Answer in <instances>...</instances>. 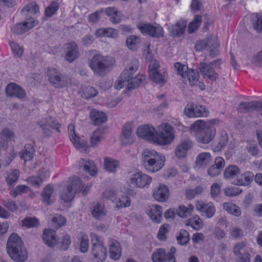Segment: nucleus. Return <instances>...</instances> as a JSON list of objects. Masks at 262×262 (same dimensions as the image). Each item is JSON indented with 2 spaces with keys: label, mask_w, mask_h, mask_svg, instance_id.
Returning <instances> with one entry per match:
<instances>
[{
  "label": "nucleus",
  "mask_w": 262,
  "mask_h": 262,
  "mask_svg": "<svg viewBox=\"0 0 262 262\" xmlns=\"http://www.w3.org/2000/svg\"><path fill=\"white\" fill-rule=\"evenodd\" d=\"M139 67V62L137 59H133L128 68H126L122 72L115 84L116 89L120 90L126 87L128 90L135 89L145 80V77L142 75H136Z\"/></svg>",
  "instance_id": "f257e3e1"
},
{
  "label": "nucleus",
  "mask_w": 262,
  "mask_h": 262,
  "mask_svg": "<svg viewBox=\"0 0 262 262\" xmlns=\"http://www.w3.org/2000/svg\"><path fill=\"white\" fill-rule=\"evenodd\" d=\"M217 119L205 121L198 120L192 124L190 129L195 135L197 141L203 144H208L214 138L216 134L215 125L218 124Z\"/></svg>",
  "instance_id": "f03ea898"
},
{
  "label": "nucleus",
  "mask_w": 262,
  "mask_h": 262,
  "mask_svg": "<svg viewBox=\"0 0 262 262\" xmlns=\"http://www.w3.org/2000/svg\"><path fill=\"white\" fill-rule=\"evenodd\" d=\"M7 252L16 262H24L28 258V252L21 239L15 233H12L7 244Z\"/></svg>",
  "instance_id": "7ed1b4c3"
},
{
  "label": "nucleus",
  "mask_w": 262,
  "mask_h": 262,
  "mask_svg": "<svg viewBox=\"0 0 262 262\" xmlns=\"http://www.w3.org/2000/svg\"><path fill=\"white\" fill-rule=\"evenodd\" d=\"M165 158L154 150L145 149L142 153L143 165L148 171L154 172L160 170L164 165Z\"/></svg>",
  "instance_id": "20e7f679"
},
{
  "label": "nucleus",
  "mask_w": 262,
  "mask_h": 262,
  "mask_svg": "<svg viewBox=\"0 0 262 262\" xmlns=\"http://www.w3.org/2000/svg\"><path fill=\"white\" fill-rule=\"evenodd\" d=\"M89 65L95 75L103 76L110 71L113 62L110 57L98 54L91 58Z\"/></svg>",
  "instance_id": "39448f33"
},
{
  "label": "nucleus",
  "mask_w": 262,
  "mask_h": 262,
  "mask_svg": "<svg viewBox=\"0 0 262 262\" xmlns=\"http://www.w3.org/2000/svg\"><path fill=\"white\" fill-rule=\"evenodd\" d=\"M222 63L221 59H217L208 63L202 61L199 65L200 72L204 78L214 81L219 77V74L215 71V69H221Z\"/></svg>",
  "instance_id": "423d86ee"
},
{
  "label": "nucleus",
  "mask_w": 262,
  "mask_h": 262,
  "mask_svg": "<svg viewBox=\"0 0 262 262\" xmlns=\"http://www.w3.org/2000/svg\"><path fill=\"white\" fill-rule=\"evenodd\" d=\"M50 82L55 88H62L70 85L71 79L66 75L60 74L56 69H50L48 71Z\"/></svg>",
  "instance_id": "0eeeda50"
},
{
  "label": "nucleus",
  "mask_w": 262,
  "mask_h": 262,
  "mask_svg": "<svg viewBox=\"0 0 262 262\" xmlns=\"http://www.w3.org/2000/svg\"><path fill=\"white\" fill-rule=\"evenodd\" d=\"M151 180L152 178L150 176L141 171L136 172L131 174L129 178L130 183L134 187L140 188L148 187Z\"/></svg>",
  "instance_id": "6e6552de"
},
{
  "label": "nucleus",
  "mask_w": 262,
  "mask_h": 262,
  "mask_svg": "<svg viewBox=\"0 0 262 262\" xmlns=\"http://www.w3.org/2000/svg\"><path fill=\"white\" fill-rule=\"evenodd\" d=\"M137 27L142 34L154 37L159 38L163 34L162 28L158 24L152 25L150 23H140Z\"/></svg>",
  "instance_id": "1a4fd4ad"
},
{
  "label": "nucleus",
  "mask_w": 262,
  "mask_h": 262,
  "mask_svg": "<svg viewBox=\"0 0 262 262\" xmlns=\"http://www.w3.org/2000/svg\"><path fill=\"white\" fill-rule=\"evenodd\" d=\"M174 138L172 127L165 123L162 126V130L158 135L156 134V142L161 145H166L170 143Z\"/></svg>",
  "instance_id": "9d476101"
},
{
  "label": "nucleus",
  "mask_w": 262,
  "mask_h": 262,
  "mask_svg": "<svg viewBox=\"0 0 262 262\" xmlns=\"http://www.w3.org/2000/svg\"><path fill=\"white\" fill-rule=\"evenodd\" d=\"M38 124L42 130V133L46 136L51 134L52 131L50 128L60 132L59 129L61 125L56 121L55 119L51 117L43 118L38 122Z\"/></svg>",
  "instance_id": "9b49d317"
},
{
  "label": "nucleus",
  "mask_w": 262,
  "mask_h": 262,
  "mask_svg": "<svg viewBox=\"0 0 262 262\" xmlns=\"http://www.w3.org/2000/svg\"><path fill=\"white\" fill-rule=\"evenodd\" d=\"M184 114L189 117H200L207 116L209 112L204 106L189 103L184 109Z\"/></svg>",
  "instance_id": "f8f14e48"
},
{
  "label": "nucleus",
  "mask_w": 262,
  "mask_h": 262,
  "mask_svg": "<svg viewBox=\"0 0 262 262\" xmlns=\"http://www.w3.org/2000/svg\"><path fill=\"white\" fill-rule=\"evenodd\" d=\"M74 193L81 192L84 195H86L91 187L90 184L83 185L81 180L78 177L74 176L69 179L67 185Z\"/></svg>",
  "instance_id": "ddd939ff"
},
{
  "label": "nucleus",
  "mask_w": 262,
  "mask_h": 262,
  "mask_svg": "<svg viewBox=\"0 0 262 262\" xmlns=\"http://www.w3.org/2000/svg\"><path fill=\"white\" fill-rule=\"evenodd\" d=\"M135 137L133 134V124L127 122L123 126L120 141L124 145L133 144Z\"/></svg>",
  "instance_id": "4468645a"
},
{
  "label": "nucleus",
  "mask_w": 262,
  "mask_h": 262,
  "mask_svg": "<svg viewBox=\"0 0 262 262\" xmlns=\"http://www.w3.org/2000/svg\"><path fill=\"white\" fill-rule=\"evenodd\" d=\"M137 134L140 138L156 142V133L151 126L144 125L139 126L137 131Z\"/></svg>",
  "instance_id": "2eb2a0df"
},
{
  "label": "nucleus",
  "mask_w": 262,
  "mask_h": 262,
  "mask_svg": "<svg viewBox=\"0 0 262 262\" xmlns=\"http://www.w3.org/2000/svg\"><path fill=\"white\" fill-rule=\"evenodd\" d=\"M7 97H16L19 99H24L26 96L25 91L15 83L8 84L5 90Z\"/></svg>",
  "instance_id": "dca6fc26"
},
{
  "label": "nucleus",
  "mask_w": 262,
  "mask_h": 262,
  "mask_svg": "<svg viewBox=\"0 0 262 262\" xmlns=\"http://www.w3.org/2000/svg\"><path fill=\"white\" fill-rule=\"evenodd\" d=\"M68 133L70 140L73 143L75 147L79 150H85L87 147V142L77 137L75 134V127L72 124H70L68 126Z\"/></svg>",
  "instance_id": "f3484780"
},
{
  "label": "nucleus",
  "mask_w": 262,
  "mask_h": 262,
  "mask_svg": "<svg viewBox=\"0 0 262 262\" xmlns=\"http://www.w3.org/2000/svg\"><path fill=\"white\" fill-rule=\"evenodd\" d=\"M238 110L245 113L255 111L262 115V101L243 102L239 104Z\"/></svg>",
  "instance_id": "a211bd4d"
},
{
  "label": "nucleus",
  "mask_w": 262,
  "mask_h": 262,
  "mask_svg": "<svg viewBox=\"0 0 262 262\" xmlns=\"http://www.w3.org/2000/svg\"><path fill=\"white\" fill-rule=\"evenodd\" d=\"M153 262H176L175 256L167 254L164 249L159 248L154 251L151 255Z\"/></svg>",
  "instance_id": "6ab92c4d"
},
{
  "label": "nucleus",
  "mask_w": 262,
  "mask_h": 262,
  "mask_svg": "<svg viewBox=\"0 0 262 262\" xmlns=\"http://www.w3.org/2000/svg\"><path fill=\"white\" fill-rule=\"evenodd\" d=\"M195 207L203 215H205L208 219L212 217L215 212V207L211 202L205 203L203 201H198L195 204Z\"/></svg>",
  "instance_id": "aec40b11"
},
{
  "label": "nucleus",
  "mask_w": 262,
  "mask_h": 262,
  "mask_svg": "<svg viewBox=\"0 0 262 262\" xmlns=\"http://www.w3.org/2000/svg\"><path fill=\"white\" fill-rule=\"evenodd\" d=\"M79 55L78 48L75 42H71L66 45L64 59L66 61L72 62L76 59Z\"/></svg>",
  "instance_id": "412c9836"
},
{
  "label": "nucleus",
  "mask_w": 262,
  "mask_h": 262,
  "mask_svg": "<svg viewBox=\"0 0 262 262\" xmlns=\"http://www.w3.org/2000/svg\"><path fill=\"white\" fill-rule=\"evenodd\" d=\"M169 195L168 188L163 184H160L152 193V196L155 200L160 202H165L168 199Z\"/></svg>",
  "instance_id": "4be33fe9"
},
{
  "label": "nucleus",
  "mask_w": 262,
  "mask_h": 262,
  "mask_svg": "<svg viewBox=\"0 0 262 262\" xmlns=\"http://www.w3.org/2000/svg\"><path fill=\"white\" fill-rule=\"evenodd\" d=\"M38 24L36 20H30L19 23L12 28V32L16 34H21L29 31Z\"/></svg>",
  "instance_id": "5701e85b"
},
{
  "label": "nucleus",
  "mask_w": 262,
  "mask_h": 262,
  "mask_svg": "<svg viewBox=\"0 0 262 262\" xmlns=\"http://www.w3.org/2000/svg\"><path fill=\"white\" fill-rule=\"evenodd\" d=\"M107 250L103 244L92 248V255L95 262H102L106 258Z\"/></svg>",
  "instance_id": "b1692460"
},
{
  "label": "nucleus",
  "mask_w": 262,
  "mask_h": 262,
  "mask_svg": "<svg viewBox=\"0 0 262 262\" xmlns=\"http://www.w3.org/2000/svg\"><path fill=\"white\" fill-rule=\"evenodd\" d=\"M100 12H104L110 17V20L113 24H119L121 20V14L115 7H108L101 9Z\"/></svg>",
  "instance_id": "393cba45"
},
{
  "label": "nucleus",
  "mask_w": 262,
  "mask_h": 262,
  "mask_svg": "<svg viewBox=\"0 0 262 262\" xmlns=\"http://www.w3.org/2000/svg\"><path fill=\"white\" fill-rule=\"evenodd\" d=\"M43 241L46 245L53 247L57 244L56 234L54 230L50 229L44 230L42 234Z\"/></svg>",
  "instance_id": "a878e982"
},
{
  "label": "nucleus",
  "mask_w": 262,
  "mask_h": 262,
  "mask_svg": "<svg viewBox=\"0 0 262 262\" xmlns=\"http://www.w3.org/2000/svg\"><path fill=\"white\" fill-rule=\"evenodd\" d=\"M192 146V143L189 140H185L181 143L179 144L175 151L176 156L178 158H184L187 154L188 150Z\"/></svg>",
  "instance_id": "bb28decb"
},
{
  "label": "nucleus",
  "mask_w": 262,
  "mask_h": 262,
  "mask_svg": "<svg viewBox=\"0 0 262 262\" xmlns=\"http://www.w3.org/2000/svg\"><path fill=\"white\" fill-rule=\"evenodd\" d=\"M187 21L184 20H180L175 25H172L169 30L173 36H178L184 33L186 29Z\"/></svg>",
  "instance_id": "cd10ccee"
},
{
  "label": "nucleus",
  "mask_w": 262,
  "mask_h": 262,
  "mask_svg": "<svg viewBox=\"0 0 262 262\" xmlns=\"http://www.w3.org/2000/svg\"><path fill=\"white\" fill-rule=\"evenodd\" d=\"M254 174L252 172L246 171L237 178L235 184L239 186H247L252 182Z\"/></svg>",
  "instance_id": "c85d7f7f"
},
{
  "label": "nucleus",
  "mask_w": 262,
  "mask_h": 262,
  "mask_svg": "<svg viewBox=\"0 0 262 262\" xmlns=\"http://www.w3.org/2000/svg\"><path fill=\"white\" fill-rule=\"evenodd\" d=\"M90 117L95 125H99L107 120L106 115L96 110H91Z\"/></svg>",
  "instance_id": "c756f323"
},
{
  "label": "nucleus",
  "mask_w": 262,
  "mask_h": 262,
  "mask_svg": "<svg viewBox=\"0 0 262 262\" xmlns=\"http://www.w3.org/2000/svg\"><path fill=\"white\" fill-rule=\"evenodd\" d=\"M121 249L120 244L116 240L110 241V253L111 258L117 260L121 256Z\"/></svg>",
  "instance_id": "7c9ffc66"
},
{
  "label": "nucleus",
  "mask_w": 262,
  "mask_h": 262,
  "mask_svg": "<svg viewBox=\"0 0 262 262\" xmlns=\"http://www.w3.org/2000/svg\"><path fill=\"white\" fill-rule=\"evenodd\" d=\"M167 75L165 71L160 70L157 72H152L149 76L154 82L163 85L167 82Z\"/></svg>",
  "instance_id": "2f4dec72"
},
{
  "label": "nucleus",
  "mask_w": 262,
  "mask_h": 262,
  "mask_svg": "<svg viewBox=\"0 0 262 262\" xmlns=\"http://www.w3.org/2000/svg\"><path fill=\"white\" fill-rule=\"evenodd\" d=\"M162 214V207L158 205L151 206L149 210L148 211V214L151 219L153 222L157 223L160 222Z\"/></svg>",
  "instance_id": "473e14b6"
},
{
  "label": "nucleus",
  "mask_w": 262,
  "mask_h": 262,
  "mask_svg": "<svg viewBox=\"0 0 262 262\" xmlns=\"http://www.w3.org/2000/svg\"><path fill=\"white\" fill-rule=\"evenodd\" d=\"M39 11V7L35 3H31L25 7L21 10L22 14L25 16L27 20H31L30 18Z\"/></svg>",
  "instance_id": "72a5a7b5"
},
{
  "label": "nucleus",
  "mask_w": 262,
  "mask_h": 262,
  "mask_svg": "<svg viewBox=\"0 0 262 262\" xmlns=\"http://www.w3.org/2000/svg\"><path fill=\"white\" fill-rule=\"evenodd\" d=\"M211 157L209 152H202L196 158L195 164L199 168L204 167L211 161Z\"/></svg>",
  "instance_id": "f704fd0d"
},
{
  "label": "nucleus",
  "mask_w": 262,
  "mask_h": 262,
  "mask_svg": "<svg viewBox=\"0 0 262 262\" xmlns=\"http://www.w3.org/2000/svg\"><path fill=\"white\" fill-rule=\"evenodd\" d=\"M252 28L257 33L262 32V15L254 13L250 19Z\"/></svg>",
  "instance_id": "c9c22d12"
},
{
  "label": "nucleus",
  "mask_w": 262,
  "mask_h": 262,
  "mask_svg": "<svg viewBox=\"0 0 262 262\" xmlns=\"http://www.w3.org/2000/svg\"><path fill=\"white\" fill-rule=\"evenodd\" d=\"M79 166L83 167V169L92 176H95L97 172L96 167L92 161H86L84 159H81L79 161Z\"/></svg>",
  "instance_id": "e433bc0d"
},
{
  "label": "nucleus",
  "mask_w": 262,
  "mask_h": 262,
  "mask_svg": "<svg viewBox=\"0 0 262 262\" xmlns=\"http://www.w3.org/2000/svg\"><path fill=\"white\" fill-rule=\"evenodd\" d=\"M241 172L239 168L234 165H230L225 168L224 177L225 179H232L237 176Z\"/></svg>",
  "instance_id": "4c0bfd02"
},
{
  "label": "nucleus",
  "mask_w": 262,
  "mask_h": 262,
  "mask_svg": "<svg viewBox=\"0 0 262 262\" xmlns=\"http://www.w3.org/2000/svg\"><path fill=\"white\" fill-rule=\"evenodd\" d=\"M194 206L192 204H188L187 206L184 205H180L177 210V214L181 217H186L190 216L194 210Z\"/></svg>",
  "instance_id": "58836bf2"
},
{
  "label": "nucleus",
  "mask_w": 262,
  "mask_h": 262,
  "mask_svg": "<svg viewBox=\"0 0 262 262\" xmlns=\"http://www.w3.org/2000/svg\"><path fill=\"white\" fill-rule=\"evenodd\" d=\"M53 192V187L50 185H48L43 188L41 192V196L42 201L45 204L49 205L53 203L50 198Z\"/></svg>",
  "instance_id": "ea45409f"
},
{
  "label": "nucleus",
  "mask_w": 262,
  "mask_h": 262,
  "mask_svg": "<svg viewBox=\"0 0 262 262\" xmlns=\"http://www.w3.org/2000/svg\"><path fill=\"white\" fill-rule=\"evenodd\" d=\"M228 136L227 134L223 131L221 133L219 143L213 147V150L215 152L219 151L224 149L227 145Z\"/></svg>",
  "instance_id": "a19ab883"
},
{
  "label": "nucleus",
  "mask_w": 262,
  "mask_h": 262,
  "mask_svg": "<svg viewBox=\"0 0 262 262\" xmlns=\"http://www.w3.org/2000/svg\"><path fill=\"white\" fill-rule=\"evenodd\" d=\"M34 151V148L31 144H26L25 149L22 151L20 158L25 161H30L33 157Z\"/></svg>",
  "instance_id": "79ce46f5"
},
{
  "label": "nucleus",
  "mask_w": 262,
  "mask_h": 262,
  "mask_svg": "<svg viewBox=\"0 0 262 262\" xmlns=\"http://www.w3.org/2000/svg\"><path fill=\"white\" fill-rule=\"evenodd\" d=\"M185 76H186L191 86L196 84L200 76L198 71L193 69H188Z\"/></svg>",
  "instance_id": "37998d69"
},
{
  "label": "nucleus",
  "mask_w": 262,
  "mask_h": 262,
  "mask_svg": "<svg viewBox=\"0 0 262 262\" xmlns=\"http://www.w3.org/2000/svg\"><path fill=\"white\" fill-rule=\"evenodd\" d=\"M103 130L102 128H99L94 132L90 139L91 144L93 146L100 142L103 137Z\"/></svg>",
  "instance_id": "c03bdc74"
},
{
  "label": "nucleus",
  "mask_w": 262,
  "mask_h": 262,
  "mask_svg": "<svg viewBox=\"0 0 262 262\" xmlns=\"http://www.w3.org/2000/svg\"><path fill=\"white\" fill-rule=\"evenodd\" d=\"M223 208L228 213L232 214L236 216H239L241 214L239 208L234 204L224 203L223 204Z\"/></svg>",
  "instance_id": "a18cd8bd"
},
{
  "label": "nucleus",
  "mask_w": 262,
  "mask_h": 262,
  "mask_svg": "<svg viewBox=\"0 0 262 262\" xmlns=\"http://www.w3.org/2000/svg\"><path fill=\"white\" fill-rule=\"evenodd\" d=\"M176 239L179 244L186 245L189 241V234L186 230L182 229L178 233Z\"/></svg>",
  "instance_id": "49530a36"
},
{
  "label": "nucleus",
  "mask_w": 262,
  "mask_h": 262,
  "mask_svg": "<svg viewBox=\"0 0 262 262\" xmlns=\"http://www.w3.org/2000/svg\"><path fill=\"white\" fill-rule=\"evenodd\" d=\"M75 193L68 186L60 193V198L64 202L71 201L75 197Z\"/></svg>",
  "instance_id": "de8ad7c7"
},
{
  "label": "nucleus",
  "mask_w": 262,
  "mask_h": 262,
  "mask_svg": "<svg viewBox=\"0 0 262 262\" xmlns=\"http://www.w3.org/2000/svg\"><path fill=\"white\" fill-rule=\"evenodd\" d=\"M105 169L110 172H114L118 166V162L116 160L110 158H105L104 159Z\"/></svg>",
  "instance_id": "09e8293b"
},
{
  "label": "nucleus",
  "mask_w": 262,
  "mask_h": 262,
  "mask_svg": "<svg viewBox=\"0 0 262 262\" xmlns=\"http://www.w3.org/2000/svg\"><path fill=\"white\" fill-rule=\"evenodd\" d=\"M97 94V90L93 87L88 85L82 88L81 96L84 99H89L95 97Z\"/></svg>",
  "instance_id": "8fccbe9b"
},
{
  "label": "nucleus",
  "mask_w": 262,
  "mask_h": 262,
  "mask_svg": "<svg viewBox=\"0 0 262 262\" xmlns=\"http://www.w3.org/2000/svg\"><path fill=\"white\" fill-rule=\"evenodd\" d=\"M186 225L190 226L196 230H199L203 227V223L200 217L195 215L189 219Z\"/></svg>",
  "instance_id": "3c124183"
},
{
  "label": "nucleus",
  "mask_w": 262,
  "mask_h": 262,
  "mask_svg": "<svg viewBox=\"0 0 262 262\" xmlns=\"http://www.w3.org/2000/svg\"><path fill=\"white\" fill-rule=\"evenodd\" d=\"M126 43L129 50H135L140 43V38L137 36L130 35L127 38Z\"/></svg>",
  "instance_id": "603ef678"
},
{
  "label": "nucleus",
  "mask_w": 262,
  "mask_h": 262,
  "mask_svg": "<svg viewBox=\"0 0 262 262\" xmlns=\"http://www.w3.org/2000/svg\"><path fill=\"white\" fill-rule=\"evenodd\" d=\"M246 242L244 241L238 242L235 244L233 248V252L236 257L241 255L244 251H248L246 250Z\"/></svg>",
  "instance_id": "864d4df0"
},
{
  "label": "nucleus",
  "mask_w": 262,
  "mask_h": 262,
  "mask_svg": "<svg viewBox=\"0 0 262 262\" xmlns=\"http://www.w3.org/2000/svg\"><path fill=\"white\" fill-rule=\"evenodd\" d=\"M2 204L11 212H15L18 209V206L15 201L11 199H6L2 201Z\"/></svg>",
  "instance_id": "5fc2aeb1"
},
{
  "label": "nucleus",
  "mask_w": 262,
  "mask_h": 262,
  "mask_svg": "<svg viewBox=\"0 0 262 262\" xmlns=\"http://www.w3.org/2000/svg\"><path fill=\"white\" fill-rule=\"evenodd\" d=\"M92 214L94 217L98 219L104 216L105 213L104 206L100 204H96L92 210Z\"/></svg>",
  "instance_id": "6e6d98bb"
},
{
  "label": "nucleus",
  "mask_w": 262,
  "mask_h": 262,
  "mask_svg": "<svg viewBox=\"0 0 262 262\" xmlns=\"http://www.w3.org/2000/svg\"><path fill=\"white\" fill-rule=\"evenodd\" d=\"M246 149L248 152L252 156L254 157L258 156L259 148L256 142L252 141H249L246 146Z\"/></svg>",
  "instance_id": "4d7b16f0"
},
{
  "label": "nucleus",
  "mask_w": 262,
  "mask_h": 262,
  "mask_svg": "<svg viewBox=\"0 0 262 262\" xmlns=\"http://www.w3.org/2000/svg\"><path fill=\"white\" fill-rule=\"evenodd\" d=\"M202 21V17L201 15H196L193 21L189 25L188 28V32L189 33H193L200 26Z\"/></svg>",
  "instance_id": "13d9d810"
},
{
  "label": "nucleus",
  "mask_w": 262,
  "mask_h": 262,
  "mask_svg": "<svg viewBox=\"0 0 262 262\" xmlns=\"http://www.w3.org/2000/svg\"><path fill=\"white\" fill-rule=\"evenodd\" d=\"M204 191V188L202 186H198L194 189H188L186 191V196L187 199L191 200L193 199L197 194H201Z\"/></svg>",
  "instance_id": "bf43d9fd"
},
{
  "label": "nucleus",
  "mask_w": 262,
  "mask_h": 262,
  "mask_svg": "<svg viewBox=\"0 0 262 262\" xmlns=\"http://www.w3.org/2000/svg\"><path fill=\"white\" fill-rule=\"evenodd\" d=\"M47 176L41 177L42 174H39L38 177L33 176L29 178L27 181L32 186L38 187L42 183L43 181L46 179Z\"/></svg>",
  "instance_id": "052dcab7"
},
{
  "label": "nucleus",
  "mask_w": 262,
  "mask_h": 262,
  "mask_svg": "<svg viewBox=\"0 0 262 262\" xmlns=\"http://www.w3.org/2000/svg\"><path fill=\"white\" fill-rule=\"evenodd\" d=\"M80 242V250L82 253L88 251L89 248V238L86 235H82L78 238Z\"/></svg>",
  "instance_id": "680f3d73"
},
{
  "label": "nucleus",
  "mask_w": 262,
  "mask_h": 262,
  "mask_svg": "<svg viewBox=\"0 0 262 262\" xmlns=\"http://www.w3.org/2000/svg\"><path fill=\"white\" fill-rule=\"evenodd\" d=\"M59 8V4L57 2H52L46 9L45 14L48 17H51L54 15Z\"/></svg>",
  "instance_id": "e2e57ef3"
},
{
  "label": "nucleus",
  "mask_w": 262,
  "mask_h": 262,
  "mask_svg": "<svg viewBox=\"0 0 262 262\" xmlns=\"http://www.w3.org/2000/svg\"><path fill=\"white\" fill-rule=\"evenodd\" d=\"M57 244L59 245V248L62 251L67 250L71 244V238L70 235L68 234L64 235L60 242H57Z\"/></svg>",
  "instance_id": "0e129e2a"
},
{
  "label": "nucleus",
  "mask_w": 262,
  "mask_h": 262,
  "mask_svg": "<svg viewBox=\"0 0 262 262\" xmlns=\"http://www.w3.org/2000/svg\"><path fill=\"white\" fill-rule=\"evenodd\" d=\"M169 225L168 224H164L159 228L157 238L160 241H164L166 239V234L168 232Z\"/></svg>",
  "instance_id": "69168bd1"
},
{
  "label": "nucleus",
  "mask_w": 262,
  "mask_h": 262,
  "mask_svg": "<svg viewBox=\"0 0 262 262\" xmlns=\"http://www.w3.org/2000/svg\"><path fill=\"white\" fill-rule=\"evenodd\" d=\"M19 172L17 169L12 170L7 178V182L9 185L11 186L17 181L19 177Z\"/></svg>",
  "instance_id": "338daca9"
},
{
  "label": "nucleus",
  "mask_w": 262,
  "mask_h": 262,
  "mask_svg": "<svg viewBox=\"0 0 262 262\" xmlns=\"http://www.w3.org/2000/svg\"><path fill=\"white\" fill-rule=\"evenodd\" d=\"M174 67L176 71L177 72V74L184 77L185 74L187 72L188 67L185 64H182L180 62H176L174 64Z\"/></svg>",
  "instance_id": "774afa93"
}]
</instances>
